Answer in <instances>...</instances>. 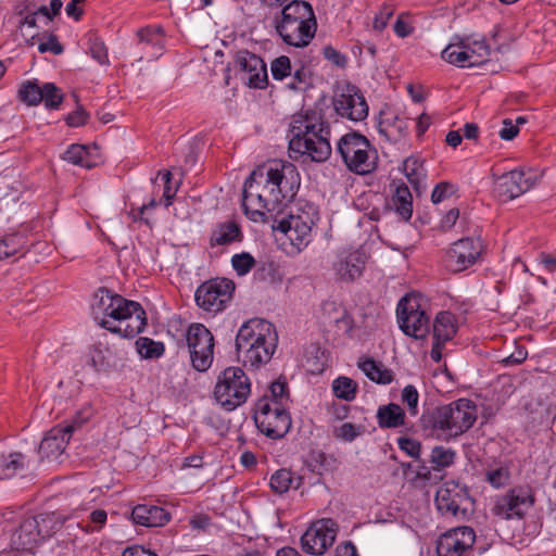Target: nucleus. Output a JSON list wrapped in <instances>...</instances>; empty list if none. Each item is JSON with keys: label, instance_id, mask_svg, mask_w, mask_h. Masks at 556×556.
I'll return each mask as SVG.
<instances>
[{"label": "nucleus", "instance_id": "nucleus-1", "mask_svg": "<svg viewBox=\"0 0 556 556\" xmlns=\"http://www.w3.org/2000/svg\"><path fill=\"white\" fill-rule=\"evenodd\" d=\"M301 184L296 167L287 161L274 160L257 166L247 178L242 192L245 215L255 223H268L285 213Z\"/></svg>", "mask_w": 556, "mask_h": 556}, {"label": "nucleus", "instance_id": "nucleus-2", "mask_svg": "<svg viewBox=\"0 0 556 556\" xmlns=\"http://www.w3.org/2000/svg\"><path fill=\"white\" fill-rule=\"evenodd\" d=\"M91 314L101 328L124 338L136 337L147 325L146 312L138 302L106 288H100L94 293Z\"/></svg>", "mask_w": 556, "mask_h": 556}, {"label": "nucleus", "instance_id": "nucleus-3", "mask_svg": "<svg viewBox=\"0 0 556 556\" xmlns=\"http://www.w3.org/2000/svg\"><path fill=\"white\" fill-rule=\"evenodd\" d=\"M292 137L289 141V156L301 157L321 163L329 159L331 146L330 128L327 123L316 116L305 115L293 121Z\"/></svg>", "mask_w": 556, "mask_h": 556}, {"label": "nucleus", "instance_id": "nucleus-4", "mask_svg": "<svg viewBox=\"0 0 556 556\" xmlns=\"http://www.w3.org/2000/svg\"><path fill=\"white\" fill-rule=\"evenodd\" d=\"M477 420V406L468 399H459L434 410L422 414L424 430L438 438H456L467 432Z\"/></svg>", "mask_w": 556, "mask_h": 556}, {"label": "nucleus", "instance_id": "nucleus-5", "mask_svg": "<svg viewBox=\"0 0 556 556\" xmlns=\"http://www.w3.org/2000/svg\"><path fill=\"white\" fill-rule=\"evenodd\" d=\"M277 334L269 321L253 318L245 321L236 337V351L244 365L267 364L276 350Z\"/></svg>", "mask_w": 556, "mask_h": 556}, {"label": "nucleus", "instance_id": "nucleus-6", "mask_svg": "<svg viewBox=\"0 0 556 556\" xmlns=\"http://www.w3.org/2000/svg\"><path fill=\"white\" fill-rule=\"evenodd\" d=\"M319 218L318 208L309 202H299L287 215L270 217L273 229L285 233L299 251L309 244L313 239V227Z\"/></svg>", "mask_w": 556, "mask_h": 556}, {"label": "nucleus", "instance_id": "nucleus-7", "mask_svg": "<svg viewBox=\"0 0 556 556\" xmlns=\"http://www.w3.org/2000/svg\"><path fill=\"white\" fill-rule=\"evenodd\" d=\"M251 392V383L239 367H228L218 377L214 396L225 409L233 410L244 404Z\"/></svg>", "mask_w": 556, "mask_h": 556}, {"label": "nucleus", "instance_id": "nucleus-8", "mask_svg": "<svg viewBox=\"0 0 556 556\" xmlns=\"http://www.w3.org/2000/svg\"><path fill=\"white\" fill-rule=\"evenodd\" d=\"M369 147L365 136L350 132L339 140L337 151L349 169L357 174H366L374 168V163L369 159Z\"/></svg>", "mask_w": 556, "mask_h": 556}, {"label": "nucleus", "instance_id": "nucleus-9", "mask_svg": "<svg viewBox=\"0 0 556 556\" xmlns=\"http://www.w3.org/2000/svg\"><path fill=\"white\" fill-rule=\"evenodd\" d=\"M192 367L206 371L213 362L214 337L202 324H192L186 333Z\"/></svg>", "mask_w": 556, "mask_h": 556}, {"label": "nucleus", "instance_id": "nucleus-10", "mask_svg": "<svg viewBox=\"0 0 556 556\" xmlns=\"http://www.w3.org/2000/svg\"><path fill=\"white\" fill-rule=\"evenodd\" d=\"M235 283L226 278H215L200 285L194 298L197 304L207 312H219L230 301Z\"/></svg>", "mask_w": 556, "mask_h": 556}, {"label": "nucleus", "instance_id": "nucleus-11", "mask_svg": "<svg viewBox=\"0 0 556 556\" xmlns=\"http://www.w3.org/2000/svg\"><path fill=\"white\" fill-rule=\"evenodd\" d=\"M337 532L338 525L334 520H317L301 536V547L307 554L321 556L334 543Z\"/></svg>", "mask_w": 556, "mask_h": 556}, {"label": "nucleus", "instance_id": "nucleus-12", "mask_svg": "<svg viewBox=\"0 0 556 556\" xmlns=\"http://www.w3.org/2000/svg\"><path fill=\"white\" fill-rule=\"evenodd\" d=\"M397 321L401 330L415 339H424L430 329L429 317L415 299L404 296L397 304Z\"/></svg>", "mask_w": 556, "mask_h": 556}, {"label": "nucleus", "instance_id": "nucleus-13", "mask_svg": "<svg viewBox=\"0 0 556 556\" xmlns=\"http://www.w3.org/2000/svg\"><path fill=\"white\" fill-rule=\"evenodd\" d=\"M476 534L467 526L447 530L437 540L438 556H471Z\"/></svg>", "mask_w": 556, "mask_h": 556}, {"label": "nucleus", "instance_id": "nucleus-14", "mask_svg": "<svg viewBox=\"0 0 556 556\" xmlns=\"http://www.w3.org/2000/svg\"><path fill=\"white\" fill-rule=\"evenodd\" d=\"M533 503L534 496L529 488H515L497 497L492 511L502 519H521Z\"/></svg>", "mask_w": 556, "mask_h": 556}, {"label": "nucleus", "instance_id": "nucleus-15", "mask_svg": "<svg viewBox=\"0 0 556 556\" xmlns=\"http://www.w3.org/2000/svg\"><path fill=\"white\" fill-rule=\"evenodd\" d=\"M368 255L362 248H345L340 250L332 263V271L339 281L353 282L365 269Z\"/></svg>", "mask_w": 556, "mask_h": 556}, {"label": "nucleus", "instance_id": "nucleus-16", "mask_svg": "<svg viewBox=\"0 0 556 556\" xmlns=\"http://www.w3.org/2000/svg\"><path fill=\"white\" fill-rule=\"evenodd\" d=\"M469 501L466 486L455 482H447L439 488L435 494V504L439 511L445 516H453L457 519L466 517Z\"/></svg>", "mask_w": 556, "mask_h": 556}, {"label": "nucleus", "instance_id": "nucleus-17", "mask_svg": "<svg viewBox=\"0 0 556 556\" xmlns=\"http://www.w3.org/2000/svg\"><path fill=\"white\" fill-rule=\"evenodd\" d=\"M480 238L467 237L452 244L446 254V266L453 273H459L473 265L482 253Z\"/></svg>", "mask_w": 556, "mask_h": 556}, {"label": "nucleus", "instance_id": "nucleus-18", "mask_svg": "<svg viewBox=\"0 0 556 556\" xmlns=\"http://www.w3.org/2000/svg\"><path fill=\"white\" fill-rule=\"evenodd\" d=\"M333 108L338 115L353 122H361L368 116V104L355 86L348 85L333 98Z\"/></svg>", "mask_w": 556, "mask_h": 556}, {"label": "nucleus", "instance_id": "nucleus-19", "mask_svg": "<svg viewBox=\"0 0 556 556\" xmlns=\"http://www.w3.org/2000/svg\"><path fill=\"white\" fill-rule=\"evenodd\" d=\"M235 65L241 73V78L252 88L263 89L268 81L267 68L264 61L256 54L248 51H238Z\"/></svg>", "mask_w": 556, "mask_h": 556}, {"label": "nucleus", "instance_id": "nucleus-20", "mask_svg": "<svg viewBox=\"0 0 556 556\" xmlns=\"http://www.w3.org/2000/svg\"><path fill=\"white\" fill-rule=\"evenodd\" d=\"M540 176L531 169H514L500 178L498 193L505 199L513 200L533 188Z\"/></svg>", "mask_w": 556, "mask_h": 556}, {"label": "nucleus", "instance_id": "nucleus-21", "mask_svg": "<svg viewBox=\"0 0 556 556\" xmlns=\"http://www.w3.org/2000/svg\"><path fill=\"white\" fill-rule=\"evenodd\" d=\"M317 23L300 21L298 23H276V30L290 46L302 48L315 36Z\"/></svg>", "mask_w": 556, "mask_h": 556}, {"label": "nucleus", "instance_id": "nucleus-22", "mask_svg": "<svg viewBox=\"0 0 556 556\" xmlns=\"http://www.w3.org/2000/svg\"><path fill=\"white\" fill-rule=\"evenodd\" d=\"M262 433L270 439L283 438L291 428V418L283 405L274 406V413L256 424Z\"/></svg>", "mask_w": 556, "mask_h": 556}, {"label": "nucleus", "instance_id": "nucleus-23", "mask_svg": "<svg viewBox=\"0 0 556 556\" xmlns=\"http://www.w3.org/2000/svg\"><path fill=\"white\" fill-rule=\"evenodd\" d=\"M70 430H62L61 427L52 428L42 439L39 445V454L42 458L56 460L64 453L71 438Z\"/></svg>", "mask_w": 556, "mask_h": 556}, {"label": "nucleus", "instance_id": "nucleus-24", "mask_svg": "<svg viewBox=\"0 0 556 556\" xmlns=\"http://www.w3.org/2000/svg\"><path fill=\"white\" fill-rule=\"evenodd\" d=\"M135 523L144 527H162L169 520V514L160 506L137 505L131 511Z\"/></svg>", "mask_w": 556, "mask_h": 556}, {"label": "nucleus", "instance_id": "nucleus-25", "mask_svg": "<svg viewBox=\"0 0 556 556\" xmlns=\"http://www.w3.org/2000/svg\"><path fill=\"white\" fill-rule=\"evenodd\" d=\"M12 541L16 548L22 549L31 548L34 544L41 541L37 520L34 517L24 519L13 533Z\"/></svg>", "mask_w": 556, "mask_h": 556}, {"label": "nucleus", "instance_id": "nucleus-26", "mask_svg": "<svg viewBox=\"0 0 556 556\" xmlns=\"http://www.w3.org/2000/svg\"><path fill=\"white\" fill-rule=\"evenodd\" d=\"M408 124L409 121L404 117L383 118L378 124V131L387 140L397 142L406 136Z\"/></svg>", "mask_w": 556, "mask_h": 556}, {"label": "nucleus", "instance_id": "nucleus-27", "mask_svg": "<svg viewBox=\"0 0 556 556\" xmlns=\"http://www.w3.org/2000/svg\"><path fill=\"white\" fill-rule=\"evenodd\" d=\"M455 39L458 40V48H464L468 51L471 67L483 64L491 54L490 47L483 39L470 41L469 38H462L459 36H455Z\"/></svg>", "mask_w": 556, "mask_h": 556}, {"label": "nucleus", "instance_id": "nucleus-28", "mask_svg": "<svg viewBox=\"0 0 556 556\" xmlns=\"http://www.w3.org/2000/svg\"><path fill=\"white\" fill-rule=\"evenodd\" d=\"M377 420L380 428H397L404 425L405 413L399 404L390 403L378 408Z\"/></svg>", "mask_w": 556, "mask_h": 556}, {"label": "nucleus", "instance_id": "nucleus-29", "mask_svg": "<svg viewBox=\"0 0 556 556\" xmlns=\"http://www.w3.org/2000/svg\"><path fill=\"white\" fill-rule=\"evenodd\" d=\"M457 332L456 319L450 312H440L433 321V338L439 342H447Z\"/></svg>", "mask_w": 556, "mask_h": 556}, {"label": "nucleus", "instance_id": "nucleus-30", "mask_svg": "<svg viewBox=\"0 0 556 556\" xmlns=\"http://www.w3.org/2000/svg\"><path fill=\"white\" fill-rule=\"evenodd\" d=\"M359 369L367 378L379 384H388L393 380L392 370L386 368L381 363L374 358L359 359L357 363Z\"/></svg>", "mask_w": 556, "mask_h": 556}, {"label": "nucleus", "instance_id": "nucleus-31", "mask_svg": "<svg viewBox=\"0 0 556 556\" xmlns=\"http://www.w3.org/2000/svg\"><path fill=\"white\" fill-rule=\"evenodd\" d=\"M403 173L416 192L419 193L425 188L427 170L422 161L414 156L407 157L403 162Z\"/></svg>", "mask_w": 556, "mask_h": 556}, {"label": "nucleus", "instance_id": "nucleus-32", "mask_svg": "<svg viewBox=\"0 0 556 556\" xmlns=\"http://www.w3.org/2000/svg\"><path fill=\"white\" fill-rule=\"evenodd\" d=\"M241 230L233 220H228L217 225L211 237L213 245H226L241 240Z\"/></svg>", "mask_w": 556, "mask_h": 556}, {"label": "nucleus", "instance_id": "nucleus-33", "mask_svg": "<svg viewBox=\"0 0 556 556\" xmlns=\"http://www.w3.org/2000/svg\"><path fill=\"white\" fill-rule=\"evenodd\" d=\"M302 483V477H293L288 469H279L270 478V488L278 494L286 493L291 488L296 490Z\"/></svg>", "mask_w": 556, "mask_h": 556}, {"label": "nucleus", "instance_id": "nucleus-34", "mask_svg": "<svg viewBox=\"0 0 556 556\" xmlns=\"http://www.w3.org/2000/svg\"><path fill=\"white\" fill-rule=\"evenodd\" d=\"M441 58L448 62L450 64L459 66V67H471L470 66V56H468V51L464 48H458V40L453 38V40L447 45V47L442 51Z\"/></svg>", "mask_w": 556, "mask_h": 556}, {"label": "nucleus", "instance_id": "nucleus-35", "mask_svg": "<svg viewBox=\"0 0 556 556\" xmlns=\"http://www.w3.org/2000/svg\"><path fill=\"white\" fill-rule=\"evenodd\" d=\"M393 202L399 215L408 220L413 213L412 193L405 184H400L395 188Z\"/></svg>", "mask_w": 556, "mask_h": 556}, {"label": "nucleus", "instance_id": "nucleus-36", "mask_svg": "<svg viewBox=\"0 0 556 556\" xmlns=\"http://www.w3.org/2000/svg\"><path fill=\"white\" fill-rule=\"evenodd\" d=\"M162 33H163V30L161 27H156V28L146 27V28L138 30V33H137L139 41L141 43L151 46L153 48V51L150 53V56L152 59H156L162 54V49H163Z\"/></svg>", "mask_w": 556, "mask_h": 556}, {"label": "nucleus", "instance_id": "nucleus-37", "mask_svg": "<svg viewBox=\"0 0 556 556\" xmlns=\"http://www.w3.org/2000/svg\"><path fill=\"white\" fill-rule=\"evenodd\" d=\"M42 91L43 85L40 86L37 80H26L21 84L17 97L29 106L38 105L42 101Z\"/></svg>", "mask_w": 556, "mask_h": 556}, {"label": "nucleus", "instance_id": "nucleus-38", "mask_svg": "<svg viewBox=\"0 0 556 556\" xmlns=\"http://www.w3.org/2000/svg\"><path fill=\"white\" fill-rule=\"evenodd\" d=\"M357 383L349 377H339L332 382V391L339 399L353 401L356 395Z\"/></svg>", "mask_w": 556, "mask_h": 556}, {"label": "nucleus", "instance_id": "nucleus-39", "mask_svg": "<svg viewBox=\"0 0 556 556\" xmlns=\"http://www.w3.org/2000/svg\"><path fill=\"white\" fill-rule=\"evenodd\" d=\"M288 16H293L299 21L316 23V17L311 2H289L283 7Z\"/></svg>", "mask_w": 556, "mask_h": 556}, {"label": "nucleus", "instance_id": "nucleus-40", "mask_svg": "<svg viewBox=\"0 0 556 556\" xmlns=\"http://www.w3.org/2000/svg\"><path fill=\"white\" fill-rule=\"evenodd\" d=\"M455 455V451L450 447H433L430 455V462L433 465V469L441 470L450 467L454 463Z\"/></svg>", "mask_w": 556, "mask_h": 556}, {"label": "nucleus", "instance_id": "nucleus-41", "mask_svg": "<svg viewBox=\"0 0 556 556\" xmlns=\"http://www.w3.org/2000/svg\"><path fill=\"white\" fill-rule=\"evenodd\" d=\"M136 348L138 353L144 358L160 357L164 353L162 342H156L146 337H141L136 341Z\"/></svg>", "mask_w": 556, "mask_h": 556}, {"label": "nucleus", "instance_id": "nucleus-42", "mask_svg": "<svg viewBox=\"0 0 556 556\" xmlns=\"http://www.w3.org/2000/svg\"><path fill=\"white\" fill-rule=\"evenodd\" d=\"M42 96V101L45 102L46 108L49 110L58 109L63 100V93L61 89L52 83L43 84Z\"/></svg>", "mask_w": 556, "mask_h": 556}, {"label": "nucleus", "instance_id": "nucleus-43", "mask_svg": "<svg viewBox=\"0 0 556 556\" xmlns=\"http://www.w3.org/2000/svg\"><path fill=\"white\" fill-rule=\"evenodd\" d=\"M38 522L41 540L49 538L53 532L61 528V523L55 520L54 514H41L34 517Z\"/></svg>", "mask_w": 556, "mask_h": 556}, {"label": "nucleus", "instance_id": "nucleus-44", "mask_svg": "<svg viewBox=\"0 0 556 556\" xmlns=\"http://www.w3.org/2000/svg\"><path fill=\"white\" fill-rule=\"evenodd\" d=\"M363 426H356L352 422H344L334 428L333 434L339 440L344 442H352L363 433Z\"/></svg>", "mask_w": 556, "mask_h": 556}, {"label": "nucleus", "instance_id": "nucleus-45", "mask_svg": "<svg viewBox=\"0 0 556 556\" xmlns=\"http://www.w3.org/2000/svg\"><path fill=\"white\" fill-rule=\"evenodd\" d=\"M269 399L274 401V406L283 405L288 402L289 393H288V384L285 379H277L269 387Z\"/></svg>", "mask_w": 556, "mask_h": 556}, {"label": "nucleus", "instance_id": "nucleus-46", "mask_svg": "<svg viewBox=\"0 0 556 556\" xmlns=\"http://www.w3.org/2000/svg\"><path fill=\"white\" fill-rule=\"evenodd\" d=\"M291 61L287 55H281L275 59L270 64L273 78L282 80L291 74Z\"/></svg>", "mask_w": 556, "mask_h": 556}, {"label": "nucleus", "instance_id": "nucleus-47", "mask_svg": "<svg viewBox=\"0 0 556 556\" xmlns=\"http://www.w3.org/2000/svg\"><path fill=\"white\" fill-rule=\"evenodd\" d=\"M92 416V409L90 407H85L79 410L73 419L67 422L64 427H61L62 430H71L67 432V437L72 438L73 433H75L81 426L87 422Z\"/></svg>", "mask_w": 556, "mask_h": 556}, {"label": "nucleus", "instance_id": "nucleus-48", "mask_svg": "<svg viewBox=\"0 0 556 556\" xmlns=\"http://www.w3.org/2000/svg\"><path fill=\"white\" fill-rule=\"evenodd\" d=\"M233 269L239 276H243L250 271L255 264L253 256L250 253L243 252L235 254L231 258Z\"/></svg>", "mask_w": 556, "mask_h": 556}, {"label": "nucleus", "instance_id": "nucleus-49", "mask_svg": "<svg viewBox=\"0 0 556 556\" xmlns=\"http://www.w3.org/2000/svg\"><path fill=\"white\" fill-rule=\"evenodd\" d=\"M87 156V150L81 144H72L63 154V159L72 164L87 166L85 157Z\"/></svg>", "mask_w": 556, "mask_h": 556}, {"label": "nucleus", "instance_id": "nucleus-50", "mask_svg": "<svg viewBox=\"0 0 556 556\" xmlns=\"http://www.w3.org/2000/svg\"><path fill=\"white\" fill-rule=\"evenodd\" d=\"M89 52L91 56L100 64H108V49L102 40L99 38H90L89 40Z\"/></svg>", "mask_w": 556, "mask_h": 556}, {"label": "nucleus", "instance_id": "nucleus-51", "mask_svg": "<svg viewBox=\"0 0 556 556\" xmlns=\"http://www.w3.org/2000/svg\"><path fill=\"white\" fill-rule=\"evenodd\" d=\"M457 191V188L447 181H441L439 182L432 193H431V200L434 204L442 202L443 200L452 197Z\"/></svg>", "mask_w": 556, "mask_h": 556}, {"label": "nucleus", "instance_id": "nucleus-52", "mask_svg": "<svg viewBox=\"0 0 556 556\" xmlns=\"http://www.w3.org/2000/svg\"><path fill=\"white\" fill-rule=\"evenodd\" d=\"M397 445L400 450L407 454L409 457L419 459L421 453V444L417 440L400 437L397 439Z\"/></svg>", "mask_w": 556, "mask_h": 556}, {"label": "nucleus", "instance_id": "nucleus-53", "mask_svg": "<svg viewBox=\"0 0 556 556\" xmlns=\"http://www.w3.org/2000/svg\"><path fill=\"white\" fill-rule=\"evenodd\" d=\"M402 402L407 405L408 410L412 415H416L418 412L419 394L417 389L408 384L402 391Z\"/></svg>", "mask_w": 556, "mask_h": 556}, {"label": "nucleus", "instance_id": "nucleus-54", "mask_svg": "<svg viewBox=\"0 0 556 556\" xmlns=\"http://www.w3.org/2000/svg\"><path fill=\"white\" fill-rule=\"evenodd\" d=\"M311 73L304 66L295 70L292 81L288 84V87L292 90H302L309 85Z\"/></svg>", "mask_w": 556, "mask_h": 556}, {"label": "nucleus", "instance_id": "nucleus-55", "mask_svg": "<svg viewBox=\"0 0 556 556\" xmlns=\"http://www.w3.org/2000/svg\"><path fill=\"white\" fill-rule=\"evenodd\" d=\"M274 413V401L269 399L268 395H264L262 399L257 401L255 404V424H258L262 417H267V415Z\"/></svg>", "mask_w": 556, "mask_h": 556}, {"label": "nucleus", "instance_id": "nucleus-56", "mask_svg": "<svg viewBox=\"0 0 556 556\" xmlns=\"http://www.w3.org/2000/svg\"><path fill=\"white\" fill-rule=\"evenodd\" d=\"M393 13L394 8L391 4H383L379 13H377L374 18L375 30H383L387 27L388 22L392 17Z\"/></svg>", "mask_w": 556, "mask_h": 556}, {"label": "nucleus", "instance_id": "nucleus-57", "mask_svg": "<svg viewBox=\"0 0 556 556\" xmlns=\"http://www.w3.org/2000/svg\"><path fill=\"white\" fill-rule=\"evenodd\" d=\"M2 467L4 471H12L10 475H13L24 468V455L18 452L11 453L7 458H3Z\"/></svg>", "mask_w": 556, "mask_h": 556}, {"label": "nucleus", "instance_id": "nucleus-58", "mask_svg": "<svg viewBox=\"0 0 556 556\" xmlns=\"http://www.w3.org/2000/svg\"><path fill=\"white\" fill-rule=\"evenodd\" d=\"M159 176H162V180L164 181L163 198L165 200V206H169L178 190V186H172V173L169 170H166L164 173L160 172Z\"/></svg>", "mask_w": 556, "mask_h": 556}, {"label": "nucleus", "instance_id": "nucleus-59", "mask_svg": "<svg viewBox=\"0 0 556 556\" xmlns=\"http://www.w3.org/2000/svg\"><path fill=\"white\" fill-rule=\"evenodd\" d=\"M2 240L12 256L14 254L21 252L25 245V240H24L23 236H21L18 233H12V235L5 236Z\"/></svg>", "mask_w": 556, "mask_h": 556}, {"label": "nucleus", "instance_id": "nucleus-60", "mask_svg": "<svg viewBox=\"0 0 556 556\" xmlns=\"http://www.w3.org/2000/svg\"><path fill=\"white\" fill-rule=\"evenodd\" d=\"M88 118V113L84 110L81 105H78L77 109L70 113L65 117V122L70 127H79L86 124Z\"/></svg>", "mask_w": 556, "mask_h": 556}, {"label": "nucleus", "instance_id": "nucleus-61", "mask_svg": "<svg viewBox=\"0 0 556 556\" xmlns=\"http://www.w3.org/2000/svg\"><path fill=\"white\" fill-rule=\"evenodd\" d=\"M323 54L325 59L339 67H344L346 64V56L331 46L324 47Z\"/></svg>", "mask_w": 556, "mask_h": 556}, {"label": "nucleus", "instance_id": "nucleus-62", "mask_svg": "<svg viewBox=\"0 0 556 556\" xmlns=\"http://www.w3.org/2000/svg\"><path fill=\"white\" fill-rule=\"evenodd\" d=\"M38 50L40 53L52 52L53 54L59 55L63 52V47L58 41L56 37L51 35L47 41L39 43Z\"/></svg>", "mask_w": 556, "mask_h": 556}, {"label": "nucleus", "instance_id": "nucleus-63", "mask_svg": "<svg viewBox=\"0 0 556 556\" xmlns=\"http://www.w3.org/2000/svg\"><path fill=\"white\" fill-rule=\"evenodd\" d=\"M503 124L504 127L500 130V137L503 140H513L519 132L518 126L514 125L510 119H505Z\"/></svg>", "mask_w": 556, "mask_h": 556}, {"label": "nucleus", "instance_id": "nucleus-64", "mask_svg": "<svg viewBox=\"0 0 556 556\" xmlns=\"http://www.w3.org/2000/svg\"><path fill=\"white\" fill-rule=\"evenodd\" d=\"M506 479H507V472L502 468L491 470L488 472V481L493 486H496V488L502 486L505 483Z\"/></svg>", "mask_w": 556, "mask_h": 556}]
</instances>
